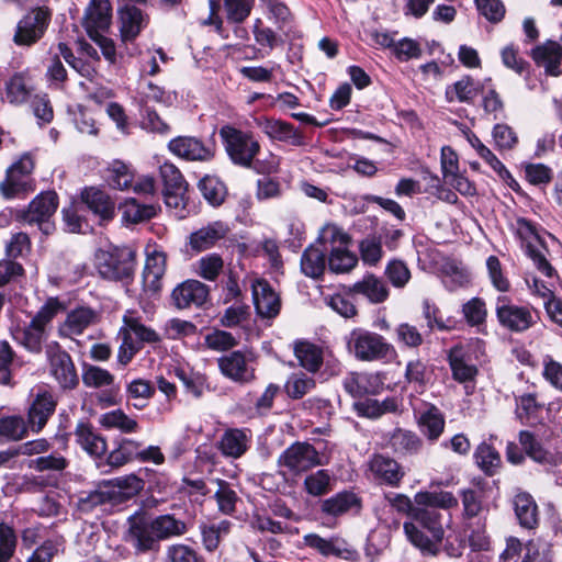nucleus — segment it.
Instances as JSON below:
<instances>
[{
    "label": "nucleus",
    "mask_w": 562,
    "mask_h": 562,
    "mask_svg": "<svg viewBox=\"0 0 562 562\" xmlns=\"http://www.w3.org/2000/svg\"><path fill=\"white\" fill-rule=\"evenodd\" d=\"M127 541L137 552L158 549V542L184 536L189 530L187 521L172 514H164L154 518L134 515L128 519Z\"/></svg>",
    "instance_id": "1"
},
{
    "label": "nucleus",
    "mask_w": 562,
    "mask_h": 562,
    "mask_svg": "<svg viewBox=\"0 0 562 562\" xmlns=\"http://www.w3.org/2000/svg\"><path fill=\"white\" fill-rule=\"evenodd\" d=\"M404 532L409 542L424 555H436L441 548L445 530L441 515L430 509L414 510L412 521H405Z\"/></svg>",
    "instance_id": "2"
},
{
    "label": "nucleus",
    "mask_w": 562,
    "mask_h": 562,
    "mask_svg": "<svg viewBox=\"0 0 562 562\" xmlns=\"http://www.w3.org/2000/svg\"><path fill=\"white\" fill-rule=\"evenodd\" d=\"M64 310V304L57 297H49L30 323L11 329L13 339L30 352L40 353L48 338L52 321Z\"/></svg>",
    "instance_id": "3"
},
{
    "label": "nucleus",
    "mask_w": 562,
    "mask_h": 562,
    "mask_svg": "<svg viewBox=\"0 0 562 562\" xmlns=\"http://www.w3.org/2000/svg\"><path fill=\"white\" fill-rule=\"evenodd\" d=\"M350 353L361 361H391L396 357V350L383 336L363 328H355L347 338Z\"/></svg>",
    "instance_id": "4"
},
{
    "label": "nucleus",
    "mask_w": 562,
    "mask_h": 562,
    "mask_svg": "<svg viewBox=\"0 0 562 562\" xmlns=\"http://www.w3.org/2000/svg\"><path fill=\"white\" fill-rule=\"evenodd\" d=\"M144 481L134 473L119 476L102 482L98 488L89 495L92 505L110 503L122 504L135 497L144 488Z\"/></svg>",
    "instance_id": "5"
},
{
    "label": "nucleus",
    "mask_w": 562,
    "mask_h": 562,
    "mask_svg": "<svg viewBox=\"0 0 562 562\" xmlns=\"http://www.w3.org/2000/svg\"><path fill=\"white\" fill-rule=\"evenodd\" d=\"M323 464L319 452L308 442L296 441L278 458V467L283 475L299 476Z\"/></svg>",
    "instance_id": "6"
},
{
    "label": "nucleus",
    "mask_w": 562,
    "mask_h": 562,
    "mask_svg": "<svg viewBox=\"0 0 562 562\" xmlns=\"http://www.w3.org/2000/svg\"><path fill=\"white\" fill-rule=\"evenodd\" d=\"M225 150L231 160L238 166L250 168L259 154L260 145L252 134L243 132L229 125L220 130Z\"/></svg>",
    "instance_id": "7"
},
{
    "label": "nucleus",
    "mask_w": 562,
    "mask_h": 562,
    "mask_svg": "<svg viewBox=\"0 0 562 562\" xmlns=\"http://www.w3.org/2000/svg\"><path fill=\"white\" fill-rule=\"evenodd\" d=\"M95 266L103 279L127 281L135 269V259L127 249L99 250L95 255Z\"/></svg>",
    "instance_id": "8"
},
{
    "label": "nucleus",
    "mask_w": 562,
    "mask_h": 562,
    "mask_svg": "<svg viewBox=\"0 0 562 562\" xmlns=\"http://www.w3.org/2000/svg\"><path fill=\"white\" fill-rule=\"evenodd\" d=\"M52 19V11L47 7L31 9L18 22L13 42L19 46H31L37 43L45 34Z\"/></svg>",
    "instance_id": "9"
},
{
    "label": "nucleus",
    "mask_w": 562,
    "mask_h": 562,
    "mask_svg": "<svg viewBox=\"0 0 562 562\" xmlns=\"http://www.w3.org/2000/svg\"><path fill=\"white\" fill-rule=\"evenodd\" d=\"M322 238L326 243L338 244L337 247L331 248L328 257V267L331 272L347 273L357 266V256L345 248L349 243V236L342 229L336 225H327L323 229Z\"/></svg>",
    "instance_id": "10"
},
{
    "label": "nucleus",
    "mask_w": 562,
    "mask_h": 562,
    "mask_svg": "<svg viewBox=\"0 0 562 562\" xmlns=\"http://www.w3.org/2000/svg\"><path fill=\"white\" fill-rule=\"evenodd\" d=\"M57 206L56 193L44 192L32 200L27 210L21 211L18 218L30 225L36 224L45 235H49L54 231V224L49 220L56 212Z\"/></svg>",
    "instance_id": "11"
},
{
    "label": "nucleus",
    "mask_w": 562,
    "mask_h": 562,
    "mask_svg": "<svg viewBox=\"0 0 562 562\" xmlns=\"http://www.w3.org/2000/svg\"><path fill=\"white\" fill-rule=\"evenodd\" d=\"M303 542L324 557L334 555L347 561H356L359 558L357 550L338 536L323 538L317 533H307L303 537Z\"/></svg>",
    "instance_id": "12"
},
{
    "label": "nucleus",
    "mask_w": 562,
    "mask_h": 562,
    "mask_svg": "<svg viewBox=\"0 0 562 562\" xmlns=\"http://www.w3.org/2000/svg\"><path fill=\"white\" fill-rule=\"evenodd\" d=\"M166 254L157 248L147 249L143 270V290L148 295H156L162 288V277L166 272Z\"/></svg>",
    "instance_id": "13"
},
{
    "label": "nucleus",
    "mask_w": 562,
    "mask_h": 562,
    "mask_svg": "<svg viewBox=\"0 0 562 562\" xmlns=\"http://www.w3.org/2000/svg\"><path fill=\"white\" fill-rule=\"evenodd\" d=\"M112 21V5L109 0H90L85 9L82 26L89 37L105 33Z\"/></svg>",
    "instance_id": "14"
},
{
    "label": "nucleus",
    "mask_w": 562,
    "mask_h": 562,
    "mask_svg": "<svg viewBox=\"0 0 562 562\" xmlns=\"http://www.w3.org/2000/svg\"><path fill=\"white\" fill-rule=\"evenodd\" d=\"M251 292L254 305L259 317L271 319L279 315L281 310L280 296L266 280H254Z\"/></svg>",
    "instance_id": "15"
},
{
    "label": "nucleus",
    "mask_w": 562,
    "mask_h": 562,
    "mask_svg": "<svg viewBox=\"0 0 562 562\" xmlns=\"http://www.w3.org/2000/svg\"><path fill=\"white\" fill-rule=\"evenodd\" d=\"M448 360L453 380L464 385L468 395L472 394L479 373L477 367L471 361L462 347L452 348L449 352Z\"/></svg>",
    "instance_id": "16"
},
{
    "label": "nucleus",
    "mask_w": 562,
    "mask_h": 562,
    "mask_svg": "<svg viewBox=\"0 0 562 562\" xmlns=\"http://www.w3.org/2000/svg\"><path fill=\"white\" fill-rule=\"evenodd\" d=\"M49 371L60 387L71 390L78 385L79 379L71 357L58 346L48 350Z\"/></svg>",
    "instance_id": "17"
},
{
    "label": "nucleus",
    "mask_w": 562,
    "mask_h": 562,
    "mask_svg": "<svg viewBox=\"0 0 562 562\" xmlns=\"http://www.w3.org/2000/svg\"><path fill=\"white\" fill-rule=\"evenodd\" d=\"M209 299V288L198 280H186L178 284L171 293L173 305L178 310L202 306Z\"/></svg>",
    "instance_id": "18"
},
{
    "label": "nucleus",
    "mask_w": 562,
    "mask_h": 562,
    "mask_svg": "<svg viewBox=\"0 0 562 562\" xmlns=\"http://www.w3.org/2000/svg\"><path fill=\"white\" fill-rule=\"evenodd\" d=\"M168 148L173 155L190 161H209L214 157V147L206 146L200 139L190 136L171 139Z\"/></svg>",
    "instance_id": "19"
},
{
    "label": "nucleus",
    "mask_w": 562,
    "mask_h": 562,
    "mask_svg": "<svg viewBox=\"0 0 562 562\" xmlns=\"http://www.w3.org/2000/svg\"><path fill=\"white\" fill-rule=\"evenodd\" d=\"M517 234L526 247L529 257L547 277L552 276V267L542 256L539 247L541 246L540 237L535 226L525 218L517 220Z\"/></svg>",
    "instance_id": "20"
},
{
    "label": "nucleus",
    "mask_w": 562,
    "mask_h": 562,
    "mask_svg": "<svg viewBox=\"0 0 562 562\" xmlns=\"http://www.w3.org/2000/svg\"><path fill=\"white\" fill-rule=\"evenodd\" d=\"M496 315L499 323L513 331H524L533 323L532 314L528 308L509 304L504 297L497 301Z\"/></svg>",
    "instance_id": "21"
},
{
    "label": "nucleus",
    "mask_w": 562,
    "mask_h": 562,
    "mask_svg": "<svg viewBox=\"0 0 562 562\" xmlns=\"http://www.w3.org/2000/svg\"><path fill=\"white\" fill-rule=\"evenodd\" d=\"M57 402L48 392L36 395L27 411V428L35 434L42 431L56 409Z\"/></svg>",
    "instance_id": "22"
},
{
    "label": "nucleus",
    "mask_w": 562,
    "mask_h": 562,
    "mask_svg": "<svg viewBox=\"0 0 562 562\" xmlns=\"http://www.w3.org/2000/svg\"><path fill=\"white\" fill-rule=\"evenodd\" d=\"M257 125L271 139L289 143L293 146L304 144L302 134L288 122L273 117H260L257 120Z\"/></svg>",
    "instance_id": "23"
},
{
    "label": "nucleus",
    "mask_w": 562,
    "mask_h": 562,
    "mask_svg": "<svg viewBox=\"0 0 562 562\" xmlns=\"http://www.w3.org/2000/svg\"><path fill=\"white\" fill-rule=\"evenodd\" d=\"M221 372L228 379L246 383L254 379V369L249 367V358L240 351H233L218 359Z\"/></svg>",
    "instance_id": "24"
},
{
    "label": "nucleus",
    "mask_w": 562,
    "mask_h": 562,
    "mask_svg": "<svg viewBox=\"0 0 562 562\" xmlns=\"http://www.w3.org/2000/svg\"><path fill=\"white\" fill-rule=\"evenodd\" d=\"M98 322V313L86 306L70 311L65 321L59 325L58 331L63 337L72 338L81 335L88 327Z\"/></svg>",
    "instance_id": "25"
},
{
    "label": "nucleus",
    "mask_w": 562,
    "mask_h": 562,
    "mask_svg": "<svg viewBox=\"0 0 562 562\" xmlns=\"http://www.w3.org/2000/svg\"><path fill=\"white\" fill-rule=\"evenodd\" d=\"M228 227L222 222H213L191 233L189 246L194 252H201L212 248L218 240L224 238Z\"/></svg>",
    "instance_id": "26"
},
{
    "label": "nucleus",
    "mask_w": 562,
    "mask_h": 562,
    "mask_svg": "<svg viewBox=\"0 0 562 562\" xmlns=\"http://www.w3.org/2000/svg\"><path fill=\"white\" fill-rule=\"evenodd\" d=\"M120 33L123 42L133 41L147 25V16L134 5H124L120 12Z\"/></svg>",
    "instance_id": "27"
},
{
    "label": "nucleus",
    "mask_w": 562,
    "mask_h": 562,
    "mask_svg": "<svg viewBox=\"0 0 562 562\" xmlns=\"http://www.w3.org/2000/svg\"><path fill=\"white\" fill-rule=\"evenodd\" d=\"M33 92L32 77L27 71L16 72L4 85V98L10 104H24Z\"/></svg>",
    "instance_id": "28"
},
{
    "label": "nucleus",
    "mask_w": 562,
    "mask_h": 562,
    "mask_svg": "<svg viewBox=\"0 0 562 562\" xmlns=\"http://www.w3.org/2000/svg\"><path fill=\"white\" fill-rule=\"evenodd\" d=\"M532 58L536 64L546 69V72L558 77L560 75V61L562 48L554 41H547L532 49Z\"/></svg>",
    "instance_id": "29"
},
{
    "label": "nucleus",
    "mask_w": 562,
    "mask_h": 562,
    "mask_svg": "<svg viewBox=\"0 0 562 562\" xmlns=\"http://www.w3.org/2000/svg\"><path fill=\"white\" fill-rule=\"evenodd\" d=\"M369 471L373 479L392 486L397 485L403 477L398 463L383 456H374L369 461Z\"/></svg>",
    "instance_id": "30"
},
{
    "label": "nucleus",
    "mask_w": 562,
    "mask_h": 562,
    "mask_svg": "<svg viewBox=\"0 0 562 562\" xmlns=\"http://www.w3.org/2000/svg\"><path fill=\"white\" fill-rule=\"evenodd\" d=\"M75 435L77 443L89 454L99 457L105 452V439L97 434L89 423L79 422Z\"/></svg>",
    "instance_id": "31"
},
{
    "label": "nucleus",
    "mask_w": 562,
    "mask_h": 562,
    "mask_svg": "<svg viewBox=\"0 0 562 562\" xmlns=\"http://www.w3.org/2000/svg\"><path fill=\"white\" fill-rule=\"evenodd\" d=\"M85 204L102 221H109L114 216L115 205L110 196L95 188H88L81 194Z\"/></svg>",
    "instance_id": "32"
},
{
    "label": "nucleus",
    "mask_w": 562,
    "mask_h": 562,
    "mask_svg": "<svg viewBox=\"0 0 562 562\" xmlns=\"http://www.w3.org/2000/svg\"><path fill=\"white\" fill-rule=\"evenodd\" d=\"M415 505L420 508L451 509L458 506V498L448 491H419L414 495Z\"/></svg>",
    "instance_id": "33"
},
{
    "label": "nucleus",
    "mask_w": 562,
    "mask_h": 562,
    "mask_svg": "<svg viewBox=\"0 0 562 562\" xmlns=\"http://www.w3.org/2000/svg\"><path fill=\"white\" fill-rule=\"evenodd\" d=\"M249 447V436L241 429L226 430L218 441V449L225 457L239 458Z\"/></svg>",
    "instance_id": "34"
},
{
    "label": "nucleus",
    "mask_w": 562,
    "mask_h": 562,
    "mask_svg": "<svg viewBox=\"0 0 562 562\" xmlns=\"http://www.w3.org/2000/svg\"><path fill=\"white\" fill-rule=\"evenodd\" d=\"M294 356L300 366L311 373L317 372L324 361V351L322 347L308 341L295 342Z\"/></svg>",
    "instance_id": "35"
},
{
    "label": "nucleus",
    "mask_w": 562,
    "mask_h": 562,
    "mask_svg": "<svg viewBox=\"0 0 562 562\" xmlns=\"http://www.w3.org/2000/svg\"><path fill=\"white\" fill-rule=\"evenodd\" d=\"M123 327L120 334L134 335L139 342L155 344L160 341L159 334L142 323L140 318L134 312H126L123 317Z\"/></svg>",
    "instance_id": "36"
},
{
    "label": "nucleus",
    "mask_w": 562,
    "mask_h": 562,
    "mask_svg": "<svg viewBox=\"0 0 562 562\" xmlns=\"http://www.w3.org/2000/svg\"><path fill=\"white\" fill-rule=\"evenodd\" d=\"M515 514L519 524L528 529L538 525V506L528 493H518L514 498Z\"/></svg>",
    "instance_id": "37"
},
{
    "label": "nucleus",
    "mask_w": 562,
    "mask_h": 562,
    "mask_svg": "<svg viewBox=\"0 0 562 562\" xmlns=\"http://www.w3.org/2000/svg\"><path fill=\"white\" fill-rule=\"evenodd\" d=\"M351 291L364 295L371 303H382L389 295L384 282L373 274H368L361 281L356 282Z\"/></svg>",
    "instance_id": "38"
},
{
    "label": "nucleus",
    "mask_w": 562,
    "mask_h": 562,
    "mask_svg": "<svg viewBox=\"0 0 562 562\" xmlns=\"http://www.w3.org/2000/svg\"><path fill=\"white\" fill-rule=\"evenodd\" d=\"M322 512L329 516H340L347 512L360 508V499L352 492L338 493L322 503Z\"/></svg>",
    "instance_id": "39"
},
{
    "label": "nucleus",
    "mask_w": 562,
    "mask_h": 562,
    "mask_svg": "<svg viewBox=\"0 0 562 562\" xmlns=\"http://www.w3.org/2000/svg\"><path fill=\"white\" fill-rule=\"evenodd\" d=\"M481 92V86L470 76H464L446 90V97L449 102L459 101L472 103Z\"/></svg>",
    "instance_id": "40"
},
{
    "label": "nucleus",
    "mask_w": 562,
    "mask_h": 562,
    "mask_svg": "<svg viewBox=\"0 0 562 562\" xmlns=\"http://www.w3.org/2000/svg\"><path fill=\"white\" fill-rule=\"evenodd\" d=\"M34 191V181L32 177L24 176L18 170H7L5 178L0 182V192L5 198H13L20 193Z\"/></svg>",
    "instance_id": "41"
},
{
    "label": "nucleus",
    "mask_w": 562,
    "mask_h": 562,
    "mask_svg": "<svg viewBox=\"0 0 562 562\" xmlns=\"http://www.w3.org/2000/svg\"><path fill=\"white\" fill-rule=\"evenodd\" d=\"M254 38L256 43L262 47L267 48L269 52L283 47L285 44V32L278 30H272L270 26L266 25L260 19H257L254 24Z\"/></svg>",
    "instance_id": "42"
},
{
    "label": "nucleus",
    "mask_w": 562,
    "mask_h": 562,
    "mask_svg": "<svg viewBox=\"0 0 562 562\" xmlns=\"http://www.w3.org/2000/svg\"><path fill=\"white\" fill-rule=\"evenodd\" d=\"M232 522L228 520H221L216 524L200 526L202 544L207 552H214L222 541L229 532Z\"/></svg>",
    "instance_id": "43"
},
{
    "label": "nucleus",
    "mask_w": 562,
    "mask_h": 562,
    "mask_svg": "<svg viewBox=\"0 0 562 562\" xmlns=\"http://www.w3.org/2000/svg\"><path fill=\"white\" fill-rule=\"evenodd\" d=\"M99 423L106 429H117L123 434H134L139 429L137 420L126 415L121 408L102 414Z\"/></svg>",
    "instance_id": "44"
},
{
    "label": "nucleus",
    "mask_w": 562,
    "mask_h": 562,
    "mask_svg": "<svg viewBox=\"0 0 562 562\" xmlns=\"http://www.w3.org/2000/svg\"><path fill=\"white\" fill-rule=\"evenodd\" d=\"M443 283L449 291L467 286L470 283V272L460 262L447 260L441 267Z\"/></svg>",
    "instance_id": "45"
},
{
    "label": "nucleus",
    "mask_w": 562,
    "mask_h": 562,
    "mask_svg": "<svg viewBox=\"0 0 562 562\" xmlns=\"http://www.w3.org/2000/svg\"><path fill=\"white\" fill-rule=\"evenodd\" d=\"M142 443L139 441L124 438L116 449L108 456V463L111 467L120 468L128 462L138 461Z\"/></svg>",
    "instance_id": "46"
},
{
    "label": "nucleus",
    "mask_w": 562,
    "mask_h": 562,
    "mask_svg": "<svg viewBox=\"0 0 562 562\" xmlns=\"http://www.w3.org/2000/svg\"><path fill=\"white\" fill-rule=\"evenodd\" d=\"M154 394V385L145 379H135L126 386L127 401H132V405L136 409L145 408Z\"/></svg>",
    "instance_id": "47"
},
{
    "label": "nucleus",
    "mask_w": 562,
    "mask_h": 562,
    "mask_svg": "<svg viewBox=\"0 0 562 562\" xmlns=\"http://www.w3.org/2000/svg\"><path fill=\"white\" fill-rule=\"evenodd\" d=\"M122 218L126 223H139L151 218L157 213V206L154 204H140L135 199H127L121 204Z\"/></svg>",
    "instance_id": "48"
},
{
    "label": "nucleus",
    "mask_w": 562,
    "mask_h": 562,
    "mask_svg": "<svg viewBox=\"0 0 562 562\" xmlns=\"http://www.w3.org/2000/svg\"><path fill=\"white\" fill-rule=\"evenodd\" d=\"M326 260L323 250L315 246L306 248L301 258L302 272L313 279L321 277L325 270Z\"/></svg>",
    "instance_id": "49"
},
{
    "label": "nucleus",
    "mask_w": 562,
    "mask_h": 562,
    "mask_svg": "<svg viewBox=\"0 0 562 562\" xmlns=\"http://www.w3.org/2000/svg\"><path fill=\"white\" fill-rule=\"evenodd\" d=\"M418 424L425 436L436 440L443 431L445 418L437 407L431 406L419 416Z\"/></svg>",
    "instance_id": "50"
},
{
    "label": "nucleus",
    "mask_w": 562,
    "mask_h": 562,
    "mask_svg": "<svg viewBox=\"0 0 562 562\" xmlns=\"http://www.w3.org/2000/svg\"><path fill=\"white\" fill-rule=\"evenodd\" d=\"M27 425L21 416H7L0 418V442L18 441L26 437Z\"/></svg>",
    "instance_id": "51"
},
{
    "label": "nucleus",
    "mask_w": 562,
    "mask_h": 562,
    "mask_svg": "<svg viewBox=\"0 0 562 562\" xmlns=\"http://www.w3.org/2000/svg\"><path fill=\"white\" fill-rule=\"evenodd\" d=\"M315 380L303 372L292 373L284 384L285 393L293 400L302 398L315 387Z\"/></svg>",
    "instance_id": "52"
},
{
    "label": "nucleus",
    "mask_w": 562,
    "mask_h": 562,
    "mask_svg": "<svg viewBox=\"0 0 562 562\" xmlns=\"http://www.w3.org/2000/svg\"><path fill=\"white\" fill-rule=\"evenodd\" d=\"M519 442L525 449L526 453L535 461L543 464H557L553 456L543 450L542 447L535 440L532 434L529 431H520Z\"/></svg>",
    "instance_id": "53"
},
{
    "label": "nucleus",
    "mask_w": 562,
    "mask_h": 562,
    "mask_svg": "<svg viewBox=\"0 0 562 562\" xmlns=\"http://www.w3.org/2000/svg\"><path fill=\"white\" fill-rule=\"evenodd\" d=\"M199 188L210 204L220 205L223 203L226 195V188L218 178L206 176L201 179Z\"/></svg>",
    "instance_id": "54"
},
{
    "label": "nucleus",
    "mask_w": 562,
    "mask_h": 562,
    "mask_svg": "<svg viewBox=\"0 0 562 562\" xmlns=\"http://www.w3.org/2000/svg\"><path fill=\"white\" fill-rule=\"evenodd\" d=\"M134 175L130 167L122 161H114L108 168L106 180L115 189L124 190L132 186Z\"/></svg>",
    "instance_id": "55"
},
{
    "label": "nucleus",
    "mask_w": 562,
    "mask_h": 562,
    "mask_svg": "<svg viewBox=\"0 0 562 562\" xmlns=\"http://www.w3.org/2000/svg\"><path fill=\"white\" fill-rule=\"evenodd\" d=\"M224 267V261L217 254H210L196 262V274L207 281H215Z\"/></svg>",
    "instance_id": "56"
},
{
    "label": "nucleus",
    "mask_w": 562,
    "mask_h": 562,
    "mask_svg": "<svg viewBox=\"0 0 562 562\" xmlns=\"http://www.w3.org/2000/svg\"><path fill=\"white\" fill-rule=\"evenodd\" d=\"M462 314L470 326H481L487 317L485 302L480 297H472L462 305Z\"/></svg>",
    "instance_id": "57"
},
{
    "label": "nucleus",
    "mask_w": 562,
    "mask_h": 562,
    "mask_svg": "<svg viewBox=\"0 0 562 562\" xmlns=\"http://www.w3.org/2000/svg\"><path fill=\"white\" fill-rule=\"evenodd\" d=\"M331 476L327 470H318L304 480L305 491L313 496H321L330 491Z\"/></svg>",
    "instance_id": "58"
},
{
    "label": "nucleus",
    "mask_w": 562,
    "mask_h": 562,
    "mask_svg": "<svg viewBox=\"0 0 562 562\" xmlns=\"http://www.w3.org/2000/svg\"><path fill=\"white\" fill-rule=\"evenodd\" d=\"M214 497L221 513L228 515L235 510L238 497L226 481H217V490L215 491Z\"/></svg>",
    "instance_id": "59"
},
{
    "label": "nucleus",
    "mask_w": 562,
    "mask_h": 562,
    "mask_svg": "<svg viewBox=\"0 0 562 562\" xmlns=\"http://www.w3.org/2000/svg\"><path fill=\"white\" fill-rule=\"evenodd\" d=\"M166 557L168 562H205L195 549L183 543L167 547Z\"/></svg>",
    "instance_id": "60"
},
{
    "label": "nucleus",
    "mask_w": 562,
    "mask_h": 562,
    "mask_svg": "<svg viewBox=\"0 0 562 562\" xmlns=\"http://www.w3.org/2000/svg\"><path fill=\"white\" fill-rule=\"evenodd\" d=\"M268 10V19L278 31L282 32L291 22V13L288 7L279 0H263Z\"/></svg>",
    "instance_id": "61"
},
{
    "label": "nucleus",
    "mask_w": 562,
    "mask_h": 562,
    "mask_svg": "<svg viewBox=\"0 0 562 562\" xmlns=\"http://www.w3.org/2000/svg\"><path fill=\"white\" fill-rule=\"evenodd\" d=\"M540 408L532 395H522L517 400L516 415L522 424H535Z\"/></svg>",
    "instance_id": "62"
},
{
    "label": "nucleus",
    "mask_w": 562,
    "mask_h": 562,
    "mask_svg": "<svg viewBox=\"0 0 562 562\" xmlns=\"http://www.w3.org/2000/svg\"><path fill=\"white\" fill-rule=\"evenodd\" d=\"M476 464L486 473L492 474L493 470L501 463L498 452L487 443H481L475 451Z\"/></svg>",
    "instance_id": "63"
},
{
    "label": "nucleus",
    "mask_w": 562,
    "mask_h": 562,
    "mask_svg": "<svg viewBox=\"0 0 562 562\" xmlns=\"http://www.w3.org/2000/svg\"><path fill=\"white\" fill-rule=\"evenodd\" d=\"M359 251L362 262L368 266L378 265L383 256L381 241L374 237H368L361 240Z\"/></svg>",
    "instance_id": "64"
}]
</instances>
